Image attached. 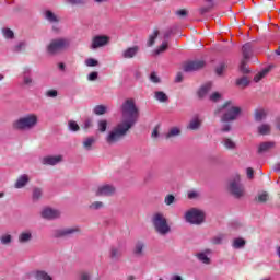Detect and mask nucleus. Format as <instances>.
<instances>
[{
    "mask_svg": "<svg viewBox=\"0 0 280 280\" xmlns=\"http://www.w3.org/2000/svg\"><path fill=\"white\" fill-rule=\"evenodd\" d=\"M224 69H226V63L222 62L217 68V75H222L224 73Z\"/></svg>",
    "mask_w": 280,
    "mask_h": 280,
    "instance_id": "nucleus-51",
    "label": "nucleus"
},
{
    "mask_svg": "<svg viewBox=\"0 0 280 280\" xmlns=\"http://www.w3.org/2000/svg\"><path fill=\"white\" fill-rule=\"evenodd\" d=\"M211 8H213V3H211L208 7H202L199 9L200 14H207L208 12H211Z\"/></svg>",
    "mask_w": 280,
    "mask_h": 280,
    "instance_id": "nucleus-53",
    "label": "nucleus"
},
{
    "mask_svg": "<svg viewBox=\"0 0 280 280\" xmlns=\"http://www.w3.org/2000/svg\"><path fill=\"white\" fill-rule=\"evenodd\" d=\"M69 47H71V40L69 38H56L49 43L46 49L49 56H56L69 49Z\"/></svg>",
    "mask_w": 280,
    "mask_h": 280,
    "instance_id": "nucleus-4",
    "label": "nucleus"
},
{
    "mask_svg": "<svg viewBox=\"0 0 280 280\" xmlns=\"http://www.w3.org/2000/svg\"><path fill=\"white\" fill-rule=\"evenodd\" d=\"M276 143L272 141L262 142L258 147V154H264V152H269V150H272L275 148Z\"/></svg>",
    "mask_w": 280,
    "mask_h": 280,
    "instance_id": "nucleus-21",
    "label": "nucleus"
},
{
    "mask_svg": "<svg viewBox=\"0 0 280 280\" xmlns=\"http://www.w3.org/2000/svg\"><path fill=\"white\" fill-rule=\"evenodd\" d=\"M70 5H84L86 0H66Z\"/></svg>",
    "mask_w": 280,
    "mask_h": 280,
    "instance_id": "nucleus-50",
    "label": "nucleus"
},
{
    "mask_svg": "<svg viewBox=\"0 0 280 280\" xmlns=\"http://www.w3.org/2000/svg\"><path fill=\"white\" fill-rule=\"evenodd\" d=\"M197 259H199V261H201L202 264H211V259L209 258V256H207V254L205 253H199L196 255Z\"/></svg>",
    "mask_w": 280,
    "mask_h": 280,
    "instance_id": "nucleus-35",
    "label": "nucleus"
},
{
    "mask_svg": "<svg viewBox=\"0 0 280 280\" xmlns=\"http://www.w3.org/2000/svg\"><path fill=\"white\" fill-rule=\"evenodd\" d=\"M240 175H235V177L230 180L229 184V191L234 196V198H243L245 190H244V185L240 182Z\"/></svg>",
    "mask_w": 280,
    "mask_h": 280,
    "instance_id": "nucleus-7",
    "label": "nucleus"
},
{
    "mask_svg": "<svg viewBox=\"0 0 280 280\" xmlns=\"http://www.w3.org/2000/svg\"><path fill=\"white\" fill-rule=\"evenodd\" d=\"M91 126H93V121L91 119H85L83 122V130H89V128H91Z\"/></svg>",
    "mask_w": 280,
    "mask_h": 280,
    "instance_id": "nucleus-55",
    "label": "nucleus"
},
{
    "mask_svg": "<svg viewBox=\"0 0 280 280\" xmlns=\"http://www.w3.org/2000/svg\"><path fill=\"white\" fill-rule=\"evenodd\" d=\"M94 143H96V140H95V137H93V136L86 137L82 141L83 149L86 152H91V150H93V144Z\"/></svg>",
    "mask_w": 280,
    "mask_h": 280,
    "instance_id": "nucleus-19",
    "label": "nucleus"
},
{
    "mask_svg": "<svg viewBox=\"0 0 280 280\" xmlns=\"http://www.w3.org/2000/svg\"><path fill=\"white\" fill-rule=\"evenodd\" d=\"M25 47H27L25 42H19L15 46H13L12 51H14V54H19L23 51Z\"/></svg>",
    "mask_w": 280,
    "mask_h": 280,
    "instance_id": "nucleus-33",
    "label": "nucleus"
},
{
    "mask_svg": "<svg viewBox=\"0 0 280 280\" xmlns=\"http://www.w3.org/2000/svg\"><path fill=\"white\" fill-rule=\"evenodd\" d=\"M97 78H98L97 72H91L88 77V80H90V82H94V80H97Z\"/></svg>",
    "mask_w": 280,
    "mask_h": 280,
    "instance_id": "nucleus-59",
    "label": "nucleus"
},
{
    "mask_svg": "<svg viewBox=\"0 0 280 280\" xmlns=\"http://www.w3.org/2000/svg\"><path fill=\"white\" fill-rule=\"evenodd\" d=\"M187 14H188L187 10H185V9L176 11L177 16H187Z\"/></svg>",
    "mask_w": 280,
    "mask_h": 280,
    "instance_id": "nucleus-63",
    "label": "nucleus"
},
{
    "mask_svg": "<svg viewBox=\"0 0 280 280\" xmlns=\"http://www.w3.org/2000/svg\"><path fill=\"white\" fill-rule=\"evenodd\" d=\"M37 124H38V116H36L35 114H28L13 121V129L14 130H32V128H36Z\"/></svg>",
    "mask_w": 280,
    "mask_h": 280,
    "instance_id": "nucleus-3",
    "label": "nucleus"
},
{
    "mask_svg": "<svg viewBox=\"0 0 280 280\" xmlns=\"http://www.w3.org/2000/svg\"><path fill=\"white\" fill-rule=\"evenodd\" d=\"M223 240H224V235H218V236H214L212 238V243L213 244H221Z\"/></svg>",
    "mask_w": 280,
    "mask_h": 280,
    "instance_id": "nucleus-57",
    "label": "nucleus"
},
{
    "mask_svg": "<svg viewBox=\"0 0 280 280\" xmlns=\"http://www.w3.org/2000/svg\"><path fill=\"white\" fill-rule=\"evenodd\" d=\"M121 255H124V250L121 249V247H112L110 248L109 257L114 261H117V259H119V257H121Z\"/></svg>",
    "mask_w": 280,
    "mask_h": 280,
    "instance_id": "nucleus-23",
    "label": "nucleus"
},
{
    "mask_svg": "<svg viewBox=\"0 0 280 280\" xmlns=\"http://www.w3.org/2000/svg\"><path fill=\"white\" fill-rule=\"evenodd\" d=\"M188 198L189 200H196V198H198V191H189Z\"/></svg>",
    "mask_w": 280,
    "mask_h": 280,
    "instance_id": "nucleus-61",
    "label": "nucleus"
},
{
    "mask_svg": "<svg viewBox=\"0 0 280 280\" xmlns=\"http://www.w3.org/2000/svg\"><path fill=\"white\" fill-rule=\"evenodd\" d=\"M167 50V42H163L162 45L154 50V55L155 56H159L161 54H163V51H166Z\"/></svg>",
    "mask_w": 280,
    "mask_h": 280,
    "instance_id": "nucleus-42",
    "label": "nucleus"
},
{
    "mask_svg": "<svg viewBox=\"0 0 280 280\" xmlns=\"http://www.w3.org/2000/svg\"><path fill=\"white\" fill-rule=\"evenodd\" d=\"M44 19L52 25V32H60V27L57 26L60 23V16L56 15L51 10H46Z\"/></svg>",
    "mask_w": 280,
    "mask_h": 280,
    "instance_id": "nucleus-8",
    "label": "nucleus"
},
{
    "mask_svg": "<svg viewBox=\"0 0 280 280\" xmlns=\"http://www.w3.org/2000/svg\"><path fill=\"white\" fill-rule=\"evenodd\" d=\"M176 200V197H174V195H167L164 199L165 205L170 206V205H174Z\"/></svg>",
    "mask_w": 280,
    "mask_h": 280,
    "instance_id": "nucleus-49",
    "label": "nucleus"
},
{
    "mask_svg": "<svg viewBox=\"0 0 280 280\" xmlns=\"http://www.w3.org/2000/svg\"><path fill=\"white\" fill-rule=\"evenodd\" d=\"M203 68H205L203 60L188 61L184 65V71L186 73H191V71H200V69H203Z\"/></svg>",
    "mask_w": 280,
    "mask_h": 280,
    "instance_id": "nucleus-11",
    "label": "nucleus"
},
{
    "mask_svg": "<svg viewBox=\"0 0 280 280\" xmlns=\"http://www.w3.org/2000/svg\"><path fill=\"white\" fill-rule=\"evenodd\" d=\"M246 246V241L244 238H235L233 242V248H244Z\"/></svg>",
    "mask_w": 280,
    "mask_h": 280,
    "instance_id": "nucleus-39",
    "label": "nucleus"
},
{
    "mask_svg": "<svg viewBox=\"0 0 280 280\" xmlns=\"http://www.w3.org/2000/svg\"><path fill=\"white\" fill-rule=\"evenodd\" d=\"M88 209H90V211H100V209H104V202L94 201L88 207Z\"/></svg>",
    "mask_w": 280,
    "mask_h": 280,
    "instance_id": "nucleus-31",
    "label": "nucleus"
},
{
    "mask_svg": "<svg viewBox=\"0 0 280 280\" xmlns=\"http://www.w3.org/2000/svg\"><path fill=\"white\" fill-rule=\"evenodd\" d=\"M42 197H43V189L34 188L33 189V196H32L34 202L40 200Z\"/></svg>",
    "mask_w": 280,
    "mask_h": 280,
    "instance_id": "nucleus-36",
    "label": "nucleus"
},
{
    "mask_svg": "<svg viewBox=\"0 0 280 280\" xmlns=\"http://www.w3.org/2000/svg\"><path fill=\"white\" fill-rule=\"evenodd\" d=\"M106 113V106L104 105H97L94 107V114L95 115H105Z\"/></svg>",
    "mask_w": 280,
    "mask_h": 280,
    "instance_id": "nucleus-45",
    "label": "nucleus"
},
{
    "mask_svg": "<svg viewBox=\"0 0 280 280\" xmlns=\"http://www.w3.org/2000/svg\"><path fill=\"white\" fill-rule=\"evenodd\" d=\"M259 135H270V125L264 124L258 127Z\"/></svg>",
    "mask_w": 280,
    "mask_h": 280,
    "instance_id": "nucleus-37",
    "label": "nucleus"
},
{
    "mask_svg": "<svg viewBox=\"0 0 280 280\" xmlns=\"http://www.w3.org/2000/svg\"><path fill=\"white\" fill-rule=\"evenodd\" d=\"M152 224L159 235H167V233L172 231V228L167 224V219H165L163 213H155L152 218Z\"/></svg>",
    "mask_w": 280,
    "mask_h": 280,
    "instance_id": "nucleus-6",
    "label": "nucleus"
},
{
    "mask_svg": "<svg viewBox=\"0 0 280 280\" xmlns=\"http://www.w3.org/2000/svg\"><path fill=\"white\" fill-rule=\"evenodd\" d=\"M151 137H152V139L159 138V126H156V127L153 129V131H152V133H151Z\"/></svg>",
    "mask_w": 280,
    "mask_h": 280,
    "instance_id": "nucleus-62",
    "label": "nucleus"
},
{
    "mask_svg": "<svg viewBox=\"0 0 280 280\" xmlns=\"http://www.w3.org/2000/svg\"><path fill=\"white\" fill-rule=\"evenodd\" d=\"M247 173V178L253 179L254 175H255V171L253 170V167H248L246 170Z\"/></svg>",
    "mask_w": 280,
    "mask_h": 280,
    "instance_id": "nucleus-60",
    "label": "nucleus"
},
{
    "mask_svg": "<svg viewBox=\"0 0 280 280\" xmlns=\"http://www.w3.org/2000/svg\"><path fill=\"white\" fill-rule=\"evenodd\" d=\"M73 233H80L79 228H66L55 230L54 237H67V235H73Z\"/></svg>",
    "mask_w": 280,
    "mask_h": 280,
    "instance_id": "nucleus-12",
    "label": "nucleus"
},
{
    "mask_svg": "<svg viewBox=\"0 0 280 280\" xmlns=\"http://www.w3.org/2000/svg\"><path fill=\"white\" fill-rule=\"evenodd\" d=\"M150 80L151 82H153L154 84H159V82H161V78H159V75L156 74V72H152L150 74Z\"/></svg>",
    "mask_w": 280,
    "mask_h": 280,
    "instance_id": "nucleus-52",
    "label": "nucleus"
},
{
    "mask_svg": "<svg viewBox=\"0 0 280 280\" xmlns=\"http://www.w3.org/2000/svg\"><path fill=\"white\" fill-rule=\"evenodd\" d=\"M184 218L188 224L200 226V224L205 223V218H207V215L205 214V211L198 208H191L185 212Z\"/></svg>",
    "mask_w": 280,
    "mask_h": 280,
    "instance_id": "nucleus-5",
    "label": "nucleus"
},
{
    "mask_svg": "<svg viewBox=\"0 0 280 280\" xmlns=\"http://www.w3.org/2000/svg\"><path fill=\"white\" fill-rule=\"evenodd\" d=\"M250 84V81L248 80L247 77H243L241 79L236 80V85L242 86L243 89H246Z\"/></svg>",
    "mask_w": 280,
    "mask_h": 280,
    "instance_id": "nucleus-34",
    "label": "nucleus"
},
{
    "mask_svg": "<svg viewBox=\"0 0 280 280\" xmlns=\"http://www.w3.org/2000/svg\"><path fill=\"white\" fill-rule=\"evenodd\" d=\"M141 48L139 46H132L128 47L127 49L122 50L121 58H125L126 60H130L139 54Z\"/></svg>",
    "mask_w": 280,
    "mask_h": 280,
    "instance_id": "nucleus-15",
    "label": "nucleus"
},
{
    "mask_svg": "<svg viewBox=\"0 0 280 280\" xmlns=\"http://www.w3.org/2000/svg\"><path fill=\"white\" fill-rule=\"evenodd\" d=\"M32 276L35 280H54V277L43 269L34 270Z\"/></svg>",
    "mask_w": 280,
    "mask_h": 280,
    "instance_id": "nucleus-17",
    "label": "nucleus"
},
{
    "mask_svg": "<svg viewBox=\"0 0 280 280\" xmlns=\"http://www.w3.org/2000/svg\"><path fill=\"white\" fill-rule=\"evenodd\" d=\"M115 195V186L110 184H103L98 186L95 190V196L104 197V196H114Z\"/></svg>",
    "mask_w": 280,
    "mask_h": 280,
    "instance_id": "nucleus-10",
    "label": "nucleus"
},
{
    "mask_svg": "<svg viewBox=\"0 0 280 280\" xmlns=\"http://www.w3.org/2000/svg\"><path fill=\"white\" fill-rule=\"evenodd\" d=\"M267 113L265 112V109H256L255 110V121H264V119H266L267 117Z\"/></svg>",
    "mask_w": 280,
    "mask_h": 280,
    "instance_id": "nucleus-30",
    "label": "nucleus"
},
{
    "mask_svg": "<svg viewBox=\"0 0 280 280\" xmlns=\"http://www.w3.org/2000/svg\"><path fill=\"white\" fill-rule=\"evenodd\" d=\"M242 52L244 60H248L253 54V45L250 43L243 45Z\"/></svg>",
    "mask_w": 280,
    "mask_h": 280,
    "instance_id": "nucleus-22",
    "label": "nucleus"
},
{
    "mask_svg": "<svg viewBox=\"0 0 280 280\" xmlns=\"http://www.w3.org/2000/svg\"><path fill=\"white\" fill-rule=\"evenodd\" d=\"M200 126H202V120L198 117L195 116L188 124L187 128L188 130H199Z\"/></svg>",
    "mask_w": 280,
    "mask_h": 280,
    "instance_id": "nucleus-20",
    "label": "nucleus"
},
{
    "mask_svg": "<svg viewBox=\"0 0 280 280\" xmlns=\"http://www.w3.org/2000/svg\"><path fill=\"white\" fill-rule=\"evenodd\" d=\"M222 95L218 92H214L211 96H210V101L211 102H220Z\"/></svg>",
    "mask_w": 280,
    "mask_h": 280,
    "instance_id": "nucleus-54",
    "label": "nucleus"
},
{
    "mask_svg": "<svg viewBox=\"0 0 280 280\" xmlns=\"http://www.w3.org/2000/svg\"><path fill=\"white\" fill-rule=\"evenodd\" d=\"M248 59H244L241 62L240 66V71H242L243 73H250V70H248V63L246 62Z\"/></svg>",
    "mask_w": 280,
    "mask_h": 280,
    "instance_id": "nucleus-46",
    "label": "nucleus"
},
{
    "mask_svg": "<svg viewBox=\"0 0 280 280\" xmlns=\"http://www.w3.org/2000/svg\"><path fill=\"white\" fill-rule=\"evenodd\" d=\"M85 65L86 67H97V65H100V61L94 58H89L85 60Z\"/></svg>",
    "mask_w": 280,
    "mask_h": 280,
    "instance_id": "nucleus-48",
    "label": "nucleus"
},
{
    "mask_svg": "<svg viewBox=\"0 0 280 280\" xmlns=\"http://www.w3.org/2000/svg\"><path fill=\"white\" fill-rule=\"evenodd\" d=\"M97 126L100 132H104L108 128V121L106 119L98 120Z\"/></svg>",
    "mask_w": 280,
    "mask_h": 280,
    "instance_id": "nucleus-40",
    "label": "nucleus"
},
{
    "mask_svg": "<svg viewBox=\"0 0 280 280\" xmlns=\"http://www.w3.org/2000/svg\"><path fill=\"white\" fill-rule=\"evenodd\" d=\"M135 255H137V257H143V244L142 243H138L136 245Z\"/></svg>",
    "mask_w": 280,
    "mask_h": 280,
    "instance_id": "nucleus-41",
    "label": "nucleus"
},
{
    "mask_svg": "<svg viewBox=\"0 0 280 280\" xmlns=\"http://www.w3.org/2000/svg\"><path fill=\"white\" fill-rule=\"evenodd\" d=\"M270 70L268 68L264 69L262 71L258 72L255 77H254V82H260L261 80H264V78H266V75H268V72Z\"/></svg>",
    "mask_w": 280,
    "mask_h": 280,
    "instance_id": "nucleus-32",
    "label": "nucleus"
},
{
    "mask_svg": "<svg viewBox=\"0 0 280 280\" xmlns=\"http://www.w3.org/2000/svg\"><path fill=\"white\" fill-rule=\"evenodd\" d=\"M27 183H30V176L27 174H23L16 179L14 187L15 189H23Z\"/></svg>",
    "mask_w": 280,
    "mask_h": 280,
    "instance_id": "nucleus-18",
    "label": "nucleus"
},
{
    "mask_svg": "<svg viewBox=\"0 0 280 280\" xmlns=\"http://www.w3.org/2000/svg\"><path fill=\"white\" fill-rule=\"evenodd\" d=\"M154 98H155L158 102H161V103H167V102H170V96H167V94H165V92H163V91H156V92H154Z\"/></svg>",
    "mask_w": 280,
    "mask_h": 280,
    "instance_id": "nucleus-24",
    "label": "nucleus"
},
{
    "mask_svg": "<svg viewBox=\"0 0 280 280\" xmlns=\"http://www.w3.org/2000/svg\"><path fill=\"white\" fill-rule=\"evenodd\" d=\"M221 113L222 122L235 121L242 115V108L235 106L233 101H228L214 112V115H220Z\"/></svg>",
    "mask_w": 280,
    "mask_h": 280,
    "instance_id": "nucleus-2",
    "label": "nucleus"
},
{
    "mask_svg": "<svg viewBox=\"0 0 280 280\" xmlns=\"http://www.w3.org/2000/svg\"><path fill=\"white\" fill-rule=\"evenodd\" d=\"M2 34L4 36V38H14V32L10 28H2Z\"/></svg>",
    "mask_w": 280,
    "mask_h": 280,
    "instance_id": "nucleus-47",
    "label": "nucleus"
},
{
    "mask_svg": "<svg viewBox=\"0 0 280 280\" xmlns=\"http://www.w3.org/2000/svg\"><path fill=\"white\" fill-rule=\"evenodd\" d=\"M30 73H32V70L30 68L24 69L23 82L26 86L32 85L34 82V79L30 77Z\"/></svg>",
    "mask_w": 280,
    "mask_h": 280,
    "instance_id": "nucleus-28",
    "label": "nucleus"
},
{
    "mask_svg": "<svg viewBox=\"0 0 280 280\" xmlns=\"http://www.w3.org/2000/svg\"><path fill=\"white\" fill-rule=\"evenodd\" d=\"M221 132H231V124L225 122L221 127Z\"/></svg>",
    "mask_w": 280,
    "mask_h": 280,
    "instance_id": "nucleus-56",
    "label": "nucleus"
},
{
    "mask_svg": "<svg viewBox=\"0 0 280 280\" xmlns=\"http://www.w3.org/2000/svg\"><path fill=\"white\" fill-rule=\"evenodd\" d=\"M270 200V195L266 191L258 192L256 196V202H259L260 205H264Z\"/></svg>",
    "mask_w": 280,
    "mask_h": 280,
    "instance_id": "nucleus-27",
    "label": "nucleus"
},
{
    "mask_svg": "<svg viewBox=\"0 0 280 280\" xmlns=\"http://www.w3.org/2000/svg\"><path fill=\"white\" fill-rule=\"evenodd\" d=\"M122 121L118 122L112 131L106 137V141L109 144L117 143V141H121L128 132L132 129L135 124L139 121V107H137V103L135 98H127L121 107Z\"/></svg>",
    "mask_w": 280,
    "mask_h": 280,
    "instance_id": "nucleus-1",
    "label": "nucleus"
},
{
    "mask_svg": "<svg viewBox=\"0 0 280 280\" xmlns=\"http://www.w3.org/2000/svg\"><path fill=\"white\" fill-rule=\"evenodd\" d=\"M46 96L47 97H58V91H56V90H48L46 92Z\"/></svg>",
    "mask_w": 280,
    "mask_h": 280,
    "instance_id": "nucleus-58",
    "label": "nucleus"
},
{
    "mask_svg": "<svg viewBox=\"0 0 280 280\" xmlns=\"http://www.w3.org/2000/svg\"><path fill=\"white\" fill-rule=\"evenodd\" d=\"M42 165H58L62 163V155H48L40 159Z\"/></svg>",
    "mask_w": 280,
    "mask_h": 280,
    "instance_id": "nucleus-13",
    "label": "nucleus"
},
{
    "mask_svg": "<svg viewBox=\"0 0 280 280\" xmlns=\"http://www.w3.org/2000/svg\"><path fill=\"white\" fill-rule=\"evenodd\" d=\"M110 42V38L106 35H96L92 38L90 49H100V47H106Z\"/></svg>",
    "mask_w": 280,
    "mask_h": 280,
    "instance_id": "nucleus-9",
    "label": "nucleus"
},
{
    "mask_svg": "<svg viewBox=\"0 0 280 280\" xmlns=\"http://www.w3.org/2000/svg\"><path fill=\"white\" fill-rule=\"evenodd\" d=\"M209 91H211V83H207L203 86H201L198 91V96L200 98L206 97L207 93H209Z\"/></svg>",
    "mask_w": 280,
    "mask_h": 280,
    "instance_id": "nucleus-29",
    "label": "nucleus"
},
{
    "mask_svg": "<svg viewBox=\"0 0 280 280\" xmlns=\"http://www.w3.org/2000/svg\"><path fill=\"white\" fill-rule=\"evenodd\" d=\"M0 242L1 244H3L4 246H8L10 244H12V235L10 234H4L0 237Z\"/></svg>",
    "mask_w": 280,
    "mask_h": 280,
    "instance_id": "nucleus-38",
    "label": "nucleus"
},
{
    "mask_svg": "<svg viewBox=\"0 0 280 280\" xmlns=\"http://www.w3.org/2000/svg\"><path fill=\"white\" fill-rule=\"evenodd\" d=\"M68 126H69V130H72V132H78V130H80V125H78L75 120H70L68 122Z\"/></svg>",
    "mask_w": 280,
    "mask_h": 280,
    "instance_id": "nucleus-44",
    "label": "nucleus"
},
{
    "mask_svg": "<svg viewBox=\"0 0 280 280\" xmlns=\"http://www.w3.org/2000/svg\"><path fill=\"white\" fill-rule=\"evenodd\" d=\"M32 240H34L32 230L22 231L18 236L19 244H30V242H32Z\"/></svg>",
    "mask_w": 280,
    "mask_h": 280,
    "instance_id": "nucleus-16",
    "label": "nucleus"
},
{
    "mask_svg": "<svg viewBox=\"0 0 280 280\" xmlns=\"http://www.w3.org/2000/svg\"><path fill=\"white\" fill-rule=\"evenodd\" d=\"M182 130L179 127H172L167 133H165V139H174V137H180Z\"/></svg>",
    "mask_w": 280,
    "mask_h": 280,
    "instance_id": "nucleus-25",
    "label": "nucleus"
},
{
    "mask_svg": "<svg viewBox=\"0 0 280 280\" xmlns=\"http://www.w3.org/2000/svg\"><path fill=\"white\" fill-rule=\"evenodd\" d=\"M175 82H183V73H177L175 78Z\"/></svg>",
    "mask_w": 280,
    "mask_h": 280,
    "instance_id": "nucleus-64",
    "label": "nucleus"
},
{
    "mask_svg": "<svg viewBox=\"0 0 280 280\" xmlns=\"http://www.w3.org/2000/svg\"><path fill=\"white\" fill-rule=\"evenodd\" d=\"M222 144L224 148H226V150H235L237 148V144L231 138H223Z\"/></svg>",
    "mask_w": 280,
    "mask_h": 280,
    "instance_id": "nucleus-26",
    "label": "nucleus"
},
{
    "mask_svg": "<svg viewBox=\"0 0 280 280\" xmlns=\"http://www.w3.org/2000/svg\"><path fill=\"white\" fill-rule=\"evenodd\" d=\"M158 37H159V31H154V33L149 37L148 47H152V45H154Z\"/></svg>",
    "mask_w": 280,
    "mask_h": 280,
    "instance_id": "nucleus-43",
    "label": "nucleus"
},
{
    "mask_svg": "<svg viewBox=\"0 0 280 280\" xmlns=\"http://www.w3.org/2000/svg\"><path fill=\"white\" fill-rule=\"evenodd\" d=\"M42 218H44L45 220H56L60 218V212L57 209L45 208L42 211Z\"/></svg>",
    "mask_w": 280,
    "mask_h": 280,
    "instance_id": "nucleus-14",
    "label": "nucleus"
}]
</instances>
